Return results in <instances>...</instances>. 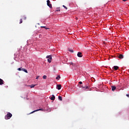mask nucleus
I'll use <instances>...</instances> for the list:
<instances>
[{
  "mask_svg": "<svg viewBox=\"0 0 129 129\" xmlns=\"http://www.w3.org/2000/svg\"><path fill=\"white\" fill-rule=\"evenodd\" d=\"M41 28H45V26H41Z\"/></svg>",
  "mask_w": 129,
  "mask_h": 129,
  "instance_id": "c756f323",
  "label": "nucleus"
},
{
  "mask_svg": "<svg viewBox=\"0 0 129 129\" xmlns=\"http://www.w3.org/2000/svg\"><path fill=\"white\" fill-rule=\"evenodd\" d=\"M63 8H64V9H66V10H67V7L66 6H65L64 5L62 6Z\"/></svg>",
  "mask_w": 129,
  "mask_h": 129,
  "instance_id": "4be33fe9",
  "label": "nucleus"
},
{
  "mask_svg": "<svg viewBox=\"0 0 129 129\" xmlns=\"http://www.w3.org/2000/svg\"><path fill=\"white\" fill-rule=\"evenodd\" d=\"M119 67L115 66L113 67V69H114V70H118Z\"/></svg>",
  "mask_w": 129,
  "mask_h": 129,
  "instance_id": "1a4fd4ad",
  "label": "nucleus"
},
{
  "mask_svg": "<svg viewBox=\"0 0 129 129\" xmlns=\"http://www.w3.org/2000/svg\"><path fill=\"white\" fill-rule=\"evenodd\" d=\"M17 70H18V71H22V69L21 68H18L17 69Z\"/></svg>",
  "mask_w": 129,
  "mask_h": 129,
  "instance_id": "5701e85b",
  "label": "nucleus"
},
{
  "mask_svg": "<svg viewBox=\"0 0 129 129\" xmlns=\"http://www.w3.org/2000/svg\"><path fill=\"white\" fill-rule=\"evenodd\" d=\"M58 99H59V100H60V101H62V97L59 96H58Z\"/></svg>",
  "mask_w": 129,
  "mask_h": 129,
  "instance_id": "a211bd4d",
  "label": "nucleus"
},
{
  "mask_svg": "<svg viewBox=\"0 0 129 129\" xmlns=\"http://www.w3.org/2000/svg\"><path fill=\"white\" fill-rule=\"evenodd\" d=\"M47 61H48L49 63H51V62L52 61V58H48V59H47Z\"/></svg>",
  "mask_w": 129,
  "mask_h": 129,
  "instance_id": "ddd939ff",
  "label": "nucleus"
},
{
  "mask_svg": "<svg viewBox=\"0 0 129 129\" xmlns=\"http://www.w3.org/2000/svg\"><path fill=\"white\" fill-rule=\"evenodd\" d=\"M39 77H40V76H37V77L36 78V79H39Z\"/></svg>",
  "mask_w": 129,
  "mask_h": 129,
  "instance_id": "393cba45",
  "label": "nucleus"
},
{
  "mask_svg": "<svg viewBox=\"0 0 129 129\" xmlns=\"http://www.w3.org/2000/svg\"><path fill=\"white\" fill-rule=\"evenodd\" d=\"M51 100H55V96L54 95H52V97L50 98Z\"/></svg>",
  "mask_w": 129,
  "mask_h": 129,
  "instance_id": "9d476101",
  "label": "nucleus"
},
{
  "mask_svg": "<svg viewBox=\"0 0 129 129\" xmlns=\"http://www.w3.org/2000/svg\"><path fill=\"white\" fill-rule=\"evenodd\" d=\"M126 96H127V97H129V94H126Z\"/></svg>",
  "mask_w": 129,
  "mask_h": 129,
  "instance_id": "cd10ccee",
  "label": "nucleus"
},
{
  "mask_svg": "<svg viewBox=\"0 0 129 129\" xmlns=\"http://www.w3.org/2000/svg\"><path fill=\"white\" fill-rule=\"evenodd\" d=\"M56 12H60V8H58Z\"/></svg>",
  "mask_w": 129,
  "mask_h": 129,
  "instance_id": "b1692460",
  "label": "nucleus"
},
{
  "mask_svg": "<svg viewBox=\"0 0 129 129\" xmlns=\"http://www.w3.org/2000/svg\"><path fill=\"white\" fill-rule=\"evenodd\" d=\"M44 29H45L46 30H49V28H46V26H45Z\"/></svg>",
  "mask_w": 129,
  "mask_h": 129,
  "instance_id": "a878e982",
  "label": "nucleus"
},
{
  "mask_svg": "<svg viewBox=\"0 0 129 129\" xmlns=\"http://www.w3.org/2000/svg\"><path fill=\"white\" fill-rule=\"evenodd\" d=\"M21 71H24V72H25V73H28V71H27V70H26L25 69H22Z\"/></svg>",
  "mask_w": 129,
  "mask_h": 129,
  "instance_id": "f8f14e48",
  "label": "nucleus"
},
{
  "mask_svg": "<svg viewBox=\"0 0 129 129\" xmlns=\"http://www.w3.org/2000/svg\"><path fill=\"white\" fill-rule=\"evenodd\" d=\"M77 56L78 57H79L80 58H81V57H82V53L81 52H78V54H77Z\"/></svg>",
  "mask_w": 129,
  "mask_h": 129,
  "instance_id": "423d86ee",
  "label": "nucleus"
},
{
  "mask_svg": "<svg viewBox=\"0 0 129 129\" xmlns=\"http://www.w3.org/2000/svg\"><path fill=\"white\" fill-rule=\"evenodd\" d=\"M29 86L31 88H34V87L36 86V85H29Z\"/></svg>",
  "mask_w": 129,
  "mask_h": 129,
  "instance_id": "4468645a",
  "label": "nucleus"
},
{
  "mask_svg": "<svg viewBox=\"0 0 129 129\" xmlns=\"http://www.w3.org/2000/svg\"><path fill=\"white\" fill-rule=\"evenodd\" d=\"M22 23H23V20H22V19H20V23H19V24H22Z\"/></svg>",
  "mask_w": 129,
  "mask_h": 129,
  "instance_id": "412c9836",
  "label": "nucleus"
},
{
  "mask_svg": "<svg viewBox=\"0 0 129 129\" xmlns=\"http://www.w3.org/2000/svg\"><path fill=\"white\" fill-rule=\"evenodd\" d=\"M46 58H47V59H50V58H52V56H51V55H47V56H46Z\"/></svg>",
  "mask_w": 129,
  "mask_h": 129,
  "instance_id": "2eb2a0df",
  "label": "nucleus"
},
{
  "mask_svg": "<svg viewBox=\"0 0 129 129\" xmlns=\"http://www.w3.org/2000/svg\"><path fill=\"white\" fill-rule=\"evenodd\" d=\"M69 52H71V53H73V52H74L73 49H69Z\"/></svg>",
  "mask_w": 129,
  "mask_h": 129,
  "instance_id": "6ab92c4d",
  "label": "nucleus"
},
{
  "mask_svg": "<svg viewBox=\"0 0 129 129\" xmlns=\"http://www.w3.org/2000/svg\"><path fill=\"white\" fill-rule=\"evenodd\" d=\"M111 87L112 91H114V90L116 89V87H115V86H111Z\"/></svg>",
  "mask_w": 129,
  "mask_h": 129,
  "instance_id": "39448f33",
  "label": "nucleus"
},
{
  "mask_svg": "<svg viewBox=\"0 0 129 129\" xmlns=\"http://www.w3.org/2000/svg\"><path fill=\"white\" fill-rule=\"evenodd\" d=\"M56 87L58 90H60V89H61V87H62V86H61V85H57Z\"/></svg>",
  "mask_w": 129,
  "mask_h": 129,
  "instance_id": "0eeeda50",
  "label": "nucleus"
},
{
  "mask_svg": "<svg viewBox=\"0 0 129 129\" xmlns=\"http://www.w3.org/2000/svg\"><path fill=\"white\" fill-rule=\"evenodd\" d=\"M118 57L119 58V59H123V55L119 54Z\"/></svg>",
  "mask_w": 129,
  "mask_h": 129,
  "instance_id": "6e6552de",
  "label": "nucleus"
},
{
  "mask_svg": "<svg viewBox=\"0 0 129 129\" xmlns=\"http://www.w3.org/2000/svg\"><path fill=\"white\" fill-rule=\"evenodd\" d=\"M47 5L48 7H49V8L52 9V4H50V1L49 0L47 1Z\"/></svg>",
  "mask_w": 129,
  "mask_h": 129,
  "instance_id": "f03ea898",
  "label": "nucleus"
},
{
  "mask_svg": "<svg viewBox=\"0 0 129 129\" xmlns=\"http://www.w3.org/2000/svg\"><path fill=\"white\" fill-rule=\"evenodd\" d=\"M12 116H13V114H12V113L9 112L8 113H7V114L6 115H5V119H10V118H11V117H12Z\"/></svg>",
  "mask_w": 129,
  "mask_h": 129,
  "instance_id": "f257e3e1",
  "label": "nucleus"
},
{
  "mask_svg": "<svg viewBox=\"0 0 129 129\" xmlns=\"http://www.w3.org/2000/svg\"><path fill=\"white\" fill-rule=\"evenodd\" d=\"M39 110H43V109H38L37 110H35L29 113V114H32V113H34V112H36V111H39Z\"/></svg>",
  "mask_w": 129,
  "mask_h": 129,
  "instance_id": "20e7f679",
  "label": "nucleus"
},
{
  "mask_svg": "<svg viewBox=\"0 0 129 129\" xmlns=\"http://www.w3.org/2000/svg\"><path fill=\"white\" fill-rule=\"evenodd\" d=\"M42 78L43 79H47V76L44 75Z\"/></svg>",
  "mask_w": 129,
  "mask_h": 129,
  "instance_id": "dca6fc26",
  "label": "nucleus"
},
{
  "mask_svg": "<svg viewBox=\"0 0 129 129\" xmlns=\"http://www.w3.org/2000/svg\"><path fill=\"white\" fill-rule=\"evenodd\" d=\"M79 84H82V82H79Z\"/></svg>",
  "mask_w": 129,
  "mask_h": 129,
  "instance_id": "bb28decb",
  "label": "nucleus"
},
{
  "mask_svg": "<svg viewBox=\"0 0 129 129\" xmlns=\"http://www.w3.org/2000/svg\"><path fill=\"white\" fill-rule=\"evenodd\" d=\"M82 87L84 90H86V89H89V87L87 85L82 86Z\"/></svg>",
  "mask_w": 129,
  "mask_h": 129,
  "instance_id": "7ed1b4c3",
  "label": "nucleus"
},
{
  "mask_svg": "<svg viewBox=\"0 0 129 129\" xmlns=\"http://www.w3.org/2000/svg\"><path fill=\"white\" fill-rule=\"evenodd\" d=\"M76 20H78V18H76Z\"/></svg>",
  "mask_w": 129,
  "mask_h": 129,
  "instance_id": "7c9ffc66",
  "label": "nucleus"
},
{
  "mask_svg": "<svg viewBox=\"0 0 129 129\" xmlns=\"http://www.w3.org/2000/svg\"><path fill=\"white\" fill-rule=\"evenodd\" d=\"M60 78H61V77H60V76H58L56 78V79H57V80H59V79H60Z\"/></svg>",
  "mask_w": 129,
  "mask_h": 129,
  "instance_id": "f3484780",
  "label": "nucleus"
},
{
  "mask_svg": "<svg viewBox=\"0 0 129 129\" xmlns=\"http://www.w3.org/2000/svg\"><path fill=\"white\" fill-rule=\"evenodd\" d=\"M123 1V2H126V1H127V0H122Z\"/></svg>",
  "mask_w": 129,
  "mask_h": 129,
  "instance_id": "c85d7f7f",
  "label": "nucleus"
},
{
  "mask_svg": "<svg viewBox=\"0 0 129 129\" xmlns=\"http://www.w3.org/2000/svg\"><path fill=\"white\" fill-rule=\"evenodd\" d=\"M4 84V80L0 78V85H3Z\"/></svg>",
  "mask_w": 129,
  "mask_h": 129,
  "instance_id": "9b49d317",
  "label": "nucleus"
},
{
  "mask_svg": "<svg viewBox=\"0 0 129 129\" xmlns=\"http://www.w3.org/2000/svg\"><path fill=\"white\" fill-rule=\"evenodd\" d=\"M22 18L23 19V20H26L27 17H26V16H24L22 17Z\"/></svg>",
  "mask_w": 129,
  "mask_h": 129,
  "instance_id": "aec40b11",
  "label": "nucleus"
}]
</instances>
